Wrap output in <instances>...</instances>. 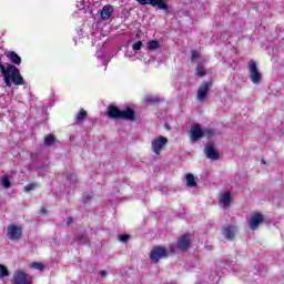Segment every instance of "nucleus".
<instances>
[{
  "instance_id": "cd10ccee",
  "label": "nucleus",
  "mask_w": 284,
  "mask_h": 284,
  "mask_svg": "<svg viewBox=\"0 0 284 284\" xmlns=\"http://www.w3.org/2000/svg\"><path fill=\"white\" fill-rule=\"evenodd\" d=\"M196 59H199V52L192 50V51H191V61L194 62V61H196Z\"/></svg>"
},
{
  "instance_id": "39448f33",
  "label": "nucleus",
  "mask_w": 284,
  "mask_h": 284,
  "mask_svg": "<svg viewBox=\"0 0 284 284\" xmlns=\"http://www.w3.org/2000/svg\"><path fill=\"white\" fill-rule=\"evenodd\" d=\"M165 145H168V138L160 135L153 139L151 142L152 152H154V154L159 156V154H161V151L163 150V148H165Z\"/></svg>"
},
{
  "instance_id": "f03ea898",
  "label": "nucleus",
  "mask_w": 284,
  "mask_h": 284,
  "mask_svg": "<svg viewBox=\"0 0 284 284\" xmlns=\"http://www.w3.org/2000/svg\"><path fill=\"white\" fill-rule=\"evenodd\" d=\"M248 74L254 85H258V83H261V79H262L261 71H258V65L254 60L248 61Z\"/></svg>"
},
{
  "instance_id": "4be33fe9",
  "label": "nucleus",
  "mask_w": 284,
  "mask_h": 284,
  "mask_svg": "<svg viewBox=\"0 0 284 284\" xmlns=\"http://www.w3.org/2000/svg\"><path fill=\"white\" fill-rule=\"evenodd\" d=\"M1 183L3 185V187H6V190H8L9 187H11V182H10V178H8V175H4L2 179H1Z\"/></svg>"
},
{
  "instance_id": "9d476101",
  "label": "nucleus",
  "mask_w": 284,
  "mask_h": 284,
  "mask_svg": "<svg viewBox=\"0 0 284 284\" xmlns=\"http://www.w3.org/2000/svg\"><path fill=\"white\" fill-rule=\"evenodd\" d=\"M207 94H210V82H203L197 90V101H205Z\"/></svg>"
},
{
  "instance_id": "f8f14e48",
  "label": "nucleus",
  "mask_w": 284,
  "mask_h": 284,
  "mask_svg": "<svg viewBox=\"0 0 284 284\" xmlns=\"http://www.w3.org/2000/svg\"><path fill=\"white\" fill-rule=\"evenodd\" d=\"M190 243H191L190 235H182L178 240V248H180L181 252H185V250L190 247Z\"/></svg>"
},
{
  "instance_id": "0eeeda50",
  "label": "nucleus",
  "mask_w": 284,
  "mask_h": 284,
  "mask_svg": "<svg viewBox=\"0 0 284 284\" xmlns=\"http://www.w3.org/2000/svg\"><path fill=\"white\" fill-rule=\"evenodd\" d=\"M205 132H210V130H203L201 129V124H194L193 126H191V141L196 142L200 139H203Z\"/></svg>"
},
{
  "instance_id": "c85d7f7f",
  "label": "nucleus",
  "mask_w": 284,
  "mask_h": 284,
  "mask_svg": "<svg viewBox=\"0 0 284 284\" xmlns=\"http://www.w3.org/2000/svg\"><path fill=\"white\" fill-rule=\"evenodd\" d=\"M128 239H130V235H122L119 241H121V243H126Z\"/></svg>"
},
{
  "instance_id": "7ed1b4c3",
  "label": "nucleus",
  "mask_w": 284,
  "mask_h": 284,
  "mask_svg": "<svg viewBox=\"0 0 284 284\" xmlns=\"http://www.w3.org/2000/svg\"><path fill=\"white\" fill-rule=\"evenodd\" d=\"M246 221L252 232H256L261 223L265 221V216L260 212H254L246 219Z\"/></svg>"
},
{
  "instance_id": "c756f323",
  "label": "nucleus",
  "mask_w": 284,
  "mask_h": 284,
  "mask_svg": "<svg viewBox=\"0 0 284 284\" xmlns=\"http://www.w3.org/2000/svg\"><path fill=\"white\" fill-rule=\"evenodd\" d=\"M83 199L84 201H90V199H92V193H84Z\"/></svg>"
},
{
  "instance_id": "4468645a",
  "label": "nucleus",
  "mask_w": 284,
  "mask_h": 284,
  "mask_svg": "<svg viewBox=\"0 0 284 284\" xmlns=\"http://www.w3.org/2000/svg\"><path fill=\"white\" fill-rule=\"evenodd\" d=\"M205 154L209 159H211V161H217L219 159V153L216 152V150H214V146L212 145H207L205 148Z\"/></svg>"
},
{
  "instance_id": "6e6552de",
  "label": "nucleus",
  "mask_w": 284,
  "mask_h": 284,
  "mask_svg": "<svg viewBox=\"0 0 284 284\" xmlns=\"http://www.w3.org/2000/svg\"><path fill=\"white\" fill-rule=\"evenodd\" d=\"M237 232H239V229H236V226L234 225L227 224L222 227V234L224 239H226L227 241H234V237L236 236Z\"/></svg>"
},
{
  "instance_id": "ddd939ff",
  "label": "nucleus",
  "mask_w": 284,
  "mask_h": 284,
  "mask_svg": "<svg viewBox=\"0 0 284 284\" xmlns=\"http://www.w3.org/2000/svg\"><path fill=\"white\" fill-rule=\"evenodd\" d=\"M114 12V8L112 7V4H105L102 8V11L100 13V17L103 21H108V19H110V17H112V13Z\"/></svg>"
},
{
  "instance_id": "9b49d317",
  "label": "nucleus",
  "mask_w": 284,
  "mask_h": 284,
  "mask_svg": "<svg viewBox=\"0 0 284 284\" xmlns=\"http://www.w3.org/2000/svg\"><path fill=\"white\" fill-rule=\"evenodd\" d=\"M13 283L14 284H32L30 278H28V274L21 271H17L13 275Z\"/></svg>"
},
{
  "instance_id": "7c9ffc66",
  "label": "nucleus",
  "mask_w": 284,
  "mask_h": 284,
  "mask_svg": "<svg viewBox=\"0 0 284 284\" xmlns=\"http://www.w3.org/2000/svg\"><path fill=\"white\" fill-rule=\"evenodd\" d=\"M78 239L80 243H87V239L84 237V235H82V237L78 236Z\"/></svg>"
},
{
  "instance_id": "b1692460",
  "label": "nucleus",
  "mask_w": 284,
  "mask_h": 284,
  "mask_svg": "<svg viewBox=\"0 0 284 284\" xmlns=\"http://www.w3.org/2000/svg\"><path fill=\"white\" fill-rule=\"evenodd\" d=\"M37 183H30L27 186H24V192H32V190H37Z\"/></svg>"
},
{
  "instance_id": "423d86ee",
  "label": "nucleus",
  "mask_w": 284,
  "mask_h": 284,
  "mask_svg": "<svg viewBox=\"0 0 284 284\" xmlns=\"http://www.w3.org/2000/svg\"><path fill=\"white\" fill-rule=\"evenodd\" d=\"M150 258L153 263H159L160 258H168V250L163 246H155L150 253Z\"/></svg>"
},
{
  "instance_id": "1a4fd4ad",
  "label": "nucleus",
  "mask_w": 284,
  "mask_h": 284,
  "mask_svg": "<svg viewBox=\"0 0 284 284\" xmlns=\"http://www.w3.org/2000/svg\"><path fill=\"white\" fill-rule=\"evenodd\" d=\"M140 6H158L159 10H168V3L163 0H135Z\"/></svg>"
},
{
  "instance_id": "f257e3e1",
  "label": "nucleus",
  "mask_w": 284,
  "mask_h": 284,
  "mask_svg": "<svg viewBox=\"0 0 284 284\" xmlns=\"http://www.w3.org/2000/svg\"><path fill=\"white\" fill-rule=\"evenodd\" d=\"M108 115L110 119H124V121H134L136 119V113L132 108H126L125 110H119L116 106H109Z\"/></svg>"
},
{
  "instance_id": "6ab92c4d",
  "label": "nucleus",
  "mask_w": 284,
  "mask_h": 284,
  "mask_svg": "<svg viewBox=\"0 0 284 284\" xmlns=\"http://www.w3.org/2000/svg\"><path fill=\"white\" fill-rule=\"evenodd\" d=\"M30 267H32L33 270H38L39 272H43L45 270V265L39 262H33L32 264H30Z\"/></svg>"
},
{
  "instance_id": "aec40b11",
  "label": "nucleus",
  "mask_w": 284,
  "mask_h": 284,
  "mask_svg": "<svg viewBox=\"0 0 284 284\" xmlns=\"http://www.w3.org/2000/svg\"><path fill=\"white\" fill-rule=\"evenodd\" d=\"M6 276H10V271H8V267L0 264V278H6Z\"/></svg>"
},
{
  "instance_id": "a878e982",
  "label": "nucleus",
  "mask_w": 284,
  "mask_h": 284,
  "mask_svg": "<svg viewBox=\"0 0 284 284\" xmlns=\"http://www.w3.org/2000/svg\"><path fill=\"white\" fill-rule=\"evenodd\" d=\"M196 75L197 77H205V69H203V67H197L196 68Z\"/></svg>"
},
{
  "instance_id": "dca6fc26",
  "label": "nucleus",
  "mask_w": 284,
  "mask_h": 284,
  "mask_svg": "<svg viewBox=\"0 0 284 284\" xmlns=\"http://www.w3.org/2000/svg\"><path fill=\"white\" fill-rule=\"evenodd\" d=\"M8 59L11 61V63H14L16 65L21 64V57L17 54L16 52L11 51L7 54Z\"/></svg>"
},
{
  "instance_id": "2eb2a0df",
  "label": "nucleus",
  "mask_w": 284,
  "mask_h": 284,
  "mask_svg": "<svg viewBox=\"0 0 284 284\" xmlns=\"http://www.w3.org/2000/svg\"><path fill=\"white\" fill-rule=\"evenodd\" d=\"M220 203L224 205V207L230 206V203H232V194L230 192L222 194L220 196Z\"/></svg>"
},
{
  "instance_id": "72a5a7b5",
  "label": "nucleus",
  "mask_w": 284,
  "mask_h": 284,
  "mask_svg": "<svg viewBox=\"0 0 284 284\" xmlns=\"http://www.w3.org/2000/svg\"><path fill=\"white\" fill-rule=\"evenodd\" d=\"M41 212L45 213V209H42Z\"/></svg>"
},
{
  "instance_id": "2f4dec72",
  "label": "nucleus",
  "mask_w": 284,
  "mask_h": 284,
  "mask_svg": "<svg viewBox=\"0 0 284 284\" xmlns=\"http://www.w3.org/2000/svg\"><path fill=\"white\" fill-rule=\"evenodd\" d=\"M99 274H100V276H102V277L108 276V272H106V271H100Z\"/></svg>"
},
{
  "instance_id": "393cba45",
  "label": "nucleus",
  "mask_w": 284,
  "mask_h": 284,
  "mask_svg": "<svg viewBox=\"0 0 284 284\" xmlns=\"http://www.w3.org/2000/svg\"><path fill=\"white\" fill-rule=\"evenodd\" d=\"M144 101H146V103H156V101H159V99L152 97V95H146L144 98Z\"/></svg>"
},
{
  "instance_id": "473e14b6",
  "label": "nucleus",
  "mask_w": 284,
  "mask_h": 284,
  "mask_svg": "<svg viewBox=\"0 0 284 284\" xmlns=\"http://www.w3.org/2000/svg\"><path fill=\"white\" fill-rule=\"evenodd\" d=\"M72 221H73L72 217H68V219H67V225H68V227H69V225L72 223Z\"/></svg>"
},
{
  "instance_id": "20e7f679",
  "label": "nucleus",
  "mask_w": 284,
  "mask_h": 284,
  "mask_svg": "<svg viewBox=\"0 0 284 284\" xmlns=\"http://www.w3.org/2000/svg\"><path fill=\"white\" fill-rule=\"evenodd\" d=\"M7 236L10 241H19L23 236V229L17 224L7 226Z\"/></svg>"
},
{
  "instance_id": "bb28decb",
  "label": "nucleus",
  "mask_w": 284,
  "mask_h": 284,
  "mask_svg": "<svg viewBox=\"0 0 284 284\" xmlns=\"http://www.w3.org/2000/svg\"><path fill=\"white\" fill-rule=\"evenodd\" d=\"M142 45H143V42L138 41V42H135V43L133 44V50H134V51H139V50H141Z\"/></svg>"
},
{
  "instance_id": "a211bd4d",
  "label": "nucleus",
  "mask_w": 284,
  "mask_h": 284,
  "mask_svg": "<svg viewBox=\"0 0 284 284\" xmlns=\"http://www.w3.org/2000/svg\"><path fill=\"white\" fill-rule=\"evenodd\" d=\"M186 185L187 187H196V179L194 178V174H186Z\"/></svg>"
},
{
  "instance_id": "f3484780",
  "label": "nucleus",
  "mask_w": 284,
  "mask_h": 284,
  "mask_svg": "<svg viewBox=\"0 0 284 284\" xmlns=\"http://www.w3.org/2000/svg\"><path fill=\"white\" fill-rule=\"evenodd\" d=\"M88 119V111L81 109L75 116V123H83Z\"/></svg>"
},
{
  "instance_id": "412c9836",
  "label": "nucleus",
  "mask_w": 284,
  "mask_h": 284,
  "mask_svg": "<svg viewBox=\"0 0 284 284\" xmlns=\"http://www.w3.org/2000/svg\"><path fill=\"white\" fill-rule=\"evenodd\" d=\"M44 145H54V135L49 134L44 138Z\"/></svg>"
},
{
  "instance_id": "5701e85b",
  "label": "nucleus",
  "mask_w": 284,
  "mask_h": 284,
  "mask_svg": "<svg viewBox=\"0 0 284 284\" xmlns=\"http://www.w3.org/2000/svg\"><path fill=\"white\" fill-rule=\"evenodd\" d=\"M159 48H160V44H159V41H156V40L150 41L148 43L149 50H159Z\"/></svg>"
}]
</instances>
